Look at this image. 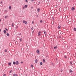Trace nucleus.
<instances>
[{
    "label": "nucleus",
    "instance_id": "obj_32",
    "mask_svg": "<svg viewBox=\"0 0 76 76\" xmlns=\"http://www.w3.org/2000/svg\"><path fill=\"white\" fill-rule=\"evenodd\" d=\"M31 1H34V0H30Z\"/></svg>",
    "mask_w": 76,
    "mask_h": 76
},
{
    "label": "nucleus",
    "instance_id": "obj_16",
    "mask_svg": "<svg viewBox=\"0 0 76 76\" xmlns=\"http://www.w3.org/2000/svg\"><path fill=\"white\" fill-rule=\"evenodd\" d=\"M42 61L43 63H45V60H44V59H43Z\"/></svg>",
    "mask_w": 76,
    "mask_h": 76
},
{
    "label": "nucleus",
    "instance_id": "obj_3",
    "mask_svg": "<svg viewBox=\"0 0 76 76\" xmlns=\"http://www.w3.org/2000/svg\"><path fill=\"white\" fill-rule=\"evenodd\" d=\"M75 7H72V9H71V10H72V11H74V10H75Z\"/></svg>",
    "mask_w": 76,
    "mask_h": 76
},
{
    "label": "nucleus",
    "instance_id": "obj_31",
    "mask_svg": "<svg viewBox=\"0 0 76 76\" xmlns=\"http://www.w3.org/2000/svg\"><path fill=\"white\" fill-rule=\"evenodd\" d=\"M5 29H6V31H8V29L5 28Z\"/></svg>",
    "mask_w": 76,
    "mask_h": 76
},
{
    "label": "nucleus",
    "instance_id": "obj_17",
    "mask_svg": "<svg viewBox=\"0 0 76 76\" xmlns=\"http://www.w3.org/2000/svg\"><path fill=\"white\" fill-rule=\"evenodd\" d=\"M40 65H41V66H42V62H40Z\"/></svg>",
    "mask_w": 76,
    "mask_h": 76
},
{
    "label": "nucleus",
    "instance_id": "obj_36",
    "mask_svg": "<svg viewBox=\"0 0 76 76\" xmlns=\"http://www.w3.org/2000/svg\"><path fill=\"white\" fill-rule=\"evenodd\" d=\"M25 1L26 2H28V0H26Z\"/></svg>",
    "mask_w": 76,
    "mask_h": 76
},
{
    "label": "nucleus",
    "instance_id": "obj_7",
    "mask_svg": "<svg viewBox=\"0 0 76 76\" xmlns=\"http://www.w3.org/2000/svg\"><path fill=\"white\" fill-rule=\"evenodd\" d=\"M13 76H18V75H17V74H14L13 75Z\"/></svg>",
    "mask_w": 76,
    "mask_h": 76
},
{
    "label": "nucleus",
    "instance_id": "obj_47",
    "mask_svg": "<svg viewBox=\"0 0 76 76\" xmlns=\"http://www.w3.org/2000/svg\"><path fill=\"white\" fill-rule=\"evenodd\" d=\"M1 3H2V2H1L0 3V4H1Z\"/></svg>",
    "mask_w": 76,
    "mask_h": 76
},
{
    "label": "nucleus",
    "instance_id": "obj_14",
    "mask_svg": "<svg viewBox=\"0 0 76 76\" xmlns=\"http://www.w3.org/2000/svg\"><path fill=\"white\" fill-rule=\"evenodd\" d=\"M61 27V26H59L58 27V29H60V28Z\"/></svg>",
    "mask_w": 76,
    "mask_h": 76
},
{
    "label": "nucleus",
    "instance_id": "obj_49",
    "mask_svg": "<svg viewBox=\"0 0 76 76\" xmlns=\"http://www.w3.org/2000/svg\"><path fill=\"white\" fill-rule=\"evenodd\" d=\"M1 21V19H0V22Z\"/></svg>",
    "mask_w": 76,
    "mask_h": 76
},
{
    "label": "nucleus",
    "instance_id": "obj_28",
    "mask_svg": "<svg viewBox=\"0 0 76 76\" xmlns=\"http://www.w3.org/2000/svg\"><path fill=\"white\" fill-rule=\"evenodd\" d=\"M40 23H42V20H40Z\"/></svg>",
    "mask_w": 76,
    "mask_h": 76
},
{
    "label": "nucleus",
    "instance_id": "obj_9",
    "mask_svg": "<svg viewBox=\"0 0 76 76\" xmlns=\"http://www.w3.org/2000/svg\"><path fill=\"white\" fill-rule=\"evenodd\" d=\"M37 61H38V60H37V59H36V60H35V62L36 63H37Z\"/></svg>",
    "mask_w": 76,
    "mask_h": 76
},
{
    "label": "nucleus",
    "instance_id": "obj_15",
    "mask_svg": "<svg viewBox=\"0 0 76 76\" xmlns=\"http://www.w3.org/2000/svg\"><path fill=\"white\" fill-rule=\"evenodd\" d=\"M8 65H9L10 66H11L12 65V64L10 62L8 64Z\"/></svg>",
    "mask_w": 76,
    "mask_h": 76
},
{
    "label": "nucleus",
    "instance_id": "obj_40",
    "mask_svg": "<svg viewBox=\"0 0 76 76\" xmlns=\"http://www.w3.org/2000/svg\"><path fill=\"white\" fill-rule=\"evenodd\" d=\"M34 21H32V23L33 24H34Z\"/></svg>",
    "mask_w": 76,
    "mask_h": 76
},
{
    "label": "nucleus",
    "instance_id": "obj_46",
    "mask_svg": "<svg viewBox=\"0 0 76 76\" xmlns=\"http://www.w3.org/2000/svg\"><path fill=\"white\" fill-rule=\"evenodd\" d=\"M63 71L62 69H61V72H62V71Z\"/></svg>",
    "mask_w": 76,
    "mask_h": 76
},
{
    "label": "nucleus",
    "instance_id": "obj_2",
    "mask_svg": "<svg viewBox=\"0 0 76 76\" xmlns=\"http://www.w3.org/2000/svg\"><path fill=\"white\" fill-rule=\"evenodd\" d=\"M15 64H16V65L19 64V61H16L15 62Z\"/></svg>",
    "mask_w": 76,
    "mask_h": 76
},
{
    "label": "nucleus",
    "instance_id": "obj_50",
    "mask_svg": "<svg viewBox=\"0 0 76 76\" xmlns=\"http://www.w3.org/2000/svg\"><path fill=\"white\" fill-rule=\"evenodd\" d=\"M6 11H7L6 10H5V12H6Z\"/></svg>",
    "mask_w": 76,
    "mask_h": 76
},
{
    "label": "nucleus",
    "instance_id": "obj_27",
    "mask_svg": "<svg viewBox=\"0 0 76 76\" xmlns=\"http://www.w3.org/2000/svg\"><path fill=\"white\" fill-rule=\"evenodd\" d=\"M52 19H53V20H54V17H52Z\"/></svg>",
    "mask_w": 76,
    "mask_h": 76
},
{
    "label": "nucleus",
    "instance_id": "obj_37",
    "mask_svg": "<svg viewBox=\"0 0 76 76\" xmlns=\"http://www.w3.org/2000/svg\"><path fill=\"white\" fill-rule=\"evenodd\" d=\"M36 16L37 17H38V15H37Z\"/></svg>",
    "mask_w": 76,
    "mask_h": 76
},
{
    "label": "nucleus",
    "instance_id": "obj_39",
    "mask_svg": "<svg viewBox=\"0 0 76 76\" xmlns=\"http://www.w3.org/2000/svg\"><path fill=\"white\" fill-rule=\"evenodd\" d=\"M21 63H23V61H21L20 62Z\"/></svg>",
    "mask_w": 76,
    "mask_h": 76
},
{
    "label": "nucleus",
    "instance_id": "obj_41",
    "mask_svg": "<svg viewBox=\"0 0 76 76\" xmlns=\"http://www.w3.org/2000/svg\"><path fill=\"white\" fill-rule=\"evenodd\" d=\"M19 35H21V33H20L19 34Z\"/></svg>",
    "mask_w": 76,
    "mask_h": 76
},
{
    "label": "nucleus",
    "instance_id": "obj_5",
    "mask_svg": "<svg viewBox=\"0 0 76 76\" xmlns=\"http://www.w3.org/2000/svg\"><path fill=\"white\" fill-rule=\"evenodd\" d=\"M22 41V38H21L20 39V42H21Z\"/></svg>",
    "mask_w": 76,
    "mask_h": 76
},
{
    "label": "nucleus",
    "instance_id": "obj_42",
    "mask_svg": "<svg viewBox=\"0 0 76 76\" xmlns=\"http://www.w3.org/2000/svg\"><path fill=\"white\" fill-rule=\"evenodd\" d=\"M18 28V26H16V28Z\"/></svg>",
    "mask_w": 76,
    "mask_h": 76
},
{
    "label": "nucleus",
    "instance_id": "obj_24",
    "mask_svg": "<svg viewBox=\"0 0 76 76\" xmlns=\"http://www.w3.org/2000/svg\"><path fill=\"white\" fill-rule=\"evenodd\" d=\"M7 36H9V33H7Z\"/></svg>",
    "mask_w": 76,
    "mask_h": 76
},
{
    "label": "nucleus",
    "instance_id": "obj_44",
    "mask_svg": "<svg viewBox=\"0 0 76 76\" xmlns=\"http://www.w3.org/2000/svg\"><path fill=\"white\" fill-rule=\"evenodd\" d=\"M23 9H25V7H23Z\"/></svg>",
    "mask_w": 76,
    "mask_h": 76
},
{
    "label": "nucleus",
    "instance_id": "obj_51",
    "mask_svg": "<svg viewBox=\"0 0 76 76\" xmlns=\"http://www.w3.org/2000/svg\"><path fill=\"white\" fill-rule=\"evenodd\" d=\"M52 65H53V66H54V65H53V64H52Z\"/></svg>",
    "mask_w": 76,
    "mask_h": 76
},
{
    "label": "nucleus",
    "instance_id": "obj_11",
    "mask_svg": "<svg viewBox=\"0 0 76 76\" xmlns=\"http://www.w3.org/2000/svg\"><path fill=\"white\" fill-rule=\"evenodd\" d=\"M69 72L70 73H72V72H73V71H72V70L70 69L69 70Z\"/></svg>",
    "mask_w": 76,
    "mask_h": 76
},
{
    "label": "nucleus",
    "instance_id": "obj_29",
    "mask_svg": "<svg viewBox=\"0 0 76 76\" xmlns=\"http://www.w3.org/2000/svg\"><path fill=\"white\" fill-rule=\"evenodd\" d=\"M64 58H67V56H66L65 55Z\"/></svg>",
    "mask_w": 76,
    "mask_h": 76
},
{
    "label": "nucleus",
    "instance_id": "obj_12",
    "mask_svg": "<svg viewBox=\"0 0 76 76\" xmlns=\"http://www.w3.org/2000/svg\"><path fill=\"white\" fill-rule=\"evenodd\" d=\"M9 9H10V10L11 9V6L10 5L9 6Z\"/></svg>",
    "mask_w": 76,
    "mask_h": 76
},
{
    "label": "nucleus",
    "instance_id": "obj_43",
    "mask_svg": "<svg viewBox=\"0 0 76 76\" xmlns=\"http://www.w3.org/2000/svg\"><path fill=\"white\" fill-rule=\"evenodd\" d=\"M40 3H41V1H39V4H40Z\"/></svg>",
    "mask_w": 76,
    "mask_h": 76
},
{
    "label": "nucleus",
    "instance_id": "obj_23",
    "mask_svg": "<svg viewBox=\"0 0 76 76\" xmlns=\"http://www.w3.org/2000/svg\"><path fill=\"white\" fill-rule=\"evenodd\" d=\"M13 24H14V23H12V27H13L14 26V25Z\"/></svg>",
    "mask_w": 76,
    "mask_h": 76
},
{
    "label": "nucleus",
    "instance_id": "obj_1",
    "mask_svg": "<svg viewBox=\"0 0 76 76\" xmlns=\"http://www.w3.org/2000/svg\"><path fill=\"white\" fill-rule=\"evenodd\" d=\"M23 23H24L25 25H26L27 23H28V22H27V21H25V20H23Z\"/></svg>",
    "mask_w": 76,
    "mask_h": 76
},
{
    "label": "nucleus",
    "instance_id": "obj_22",
    "mask_svg": "<svg viewBox=\"0 0 76 76\" xmlns=\"http://www.w3.org/2000/svg\"><path fill=\"white\" fill-rule=\"evenodd\" d=\"M7 17H8V16H5V19H6V18H7Z\"/></svg>",
    "mask_w": 76,
    "mask_h": 76
},
{
    "label": "nucleus",
    "instance_id": "obj_52",
    "mask_svg": "<svg viewBox=\"0 0 76 76\" xmlns=\"http://www.w3.org/2000/svg\"><path fill=\"white\" fill-rule=\"evenodd\" d=\"M32 8H33V7H31Z\"/></svg>",
    "mask_w": 76,
    "mask_h": 76
},
{
    "label": "nucleus",
    "instance_id": "obj_13",
    "mask_svg": "<svg viewBox=\"0 0 76 76\" xmlns=\"http://www.w3.org/2000/svg\"><path fill=\"white\" fill-rule=\"evenodd\" d=\"M40 10V9L39 8H38V9H37V12H39V11Z\"/></svg>",
    "mask_w": 76,
    "mask_h": 76
},
{
    "label": "nucleus",
    "instance_id": "obj_6",
    "mask_svg": "<svg viewBox=\"0 0 76 76\" xmlns=\"http://www.w3.org/2000/svg\"><path fill=\"white\" fill-rule=\"evenodd\" d=\"M44 32L45 35H47V33H46V31H44Z\"/></svg>",
    "mask_w": 76,
    "mask_h": 76
},
{
    "label": "nucleus",
    "instance_id": "obj_20",
    "mask_svg": "<svg viewBox=\"0 0 76 76\" xmlns=\"http://www.w3.org/2000/svg\"><path fill=\"white\" fill-rule=\"evenodd\" d=\"M16 64V62L15 61H13V64Z\"/></svg>",
    "mask_w": 76,
    "mask_h": 76
},
{
    "label": "nucleus",
    "instance_id": "obj_21",
    "mask_svg": "<svg viewBox=\"0 0 76 76\" xmlns=\"http://www.w3.org/2000/svg\"><path fill=\"white\" fill-rule=\"evenodd\" d=\"M4 52L5 53H7V50L6 49H5V50H4Z\"/></svg>",
    "mask_w": 76,
    "mask_h": 76
},
{
    "label": "nucleus",
    "instance_id": "obj_26",
    "mask_svg": "<svg viewBox=\"0 0 76 76\" xmlns=\"http://www.w3.org/2000/svg\"><path fill=\"white\" fill-rule=\"evenodd\" d=\"M33 66H34L33 65L31 64V67H33Z\"/></svg>",
    "mask_w": 76,
    "mask_h": 76
},
{
    "label": "nucleus",
    "instance_id": "obj_35",
    "mask_svg": "<svg viewBox=\"0 0 76 76\" xmlns=\"http://www.w3.org/2000/svg\"><path fill=\"white\" fill-rule=\"evenodd\" d=\"M11 72H12V70H11L10 71V72L9 73H11Z\"/></svg>",
    "mask_w": 76,
    "mask_h": 76
},
{
    "label": "nucleus",
    "instance_id": "obj_8",
    "mask_svg": "<svg viewBox=\"0 0 76 76\" xmlns=\"http://www.w3.org/2000/svg\"><path fill=\"white\" fill-rule=\"evenodd\" d=\"M4 34H6V30H4Z\"/></svg>",
    "mask_w": 76,
    "mask_h": 76
},
{
    "label": "nucleus",
    "instance_id": "obj_34",
    "mask_svg": "<svg viewBox=\"0 0 76 76\" xmlns=\"http://www.w3.org/2000/svg\"><path fill=\"white\" fill-rule=\"evenodd\" d=\"M6 76V75L5 74H4L3 75V76Z\"/></svg>",
    "mask_w": 76,
    "mask_h": 76
},
{
    "label": "nucleus",
    "instance_id": "obj_33",
    "mask_svg": "<svg viewBox=\"0 0 76 76\" xmlns=\"http://www.w3.org/2000/svg\"><path fill=\"white\" fill-rule=\"evenodd\" d=\"M33 29H34V28H33V27H32L31 28V29H32V30H33Z\"/></svg>",
    "mask_w": 76,
    "mask_h": 76
},
{
    "label": "nucleus",
    "instance_id": "obj_53",
    "mask_svg": "<svg viewBox=\"0 0 76 76\" xmlns=\"http://www.w3.org/2000/svg\"><path fill=\"white\" fill-rule=\"evenodd\" d=\"M45 76H46V75H45Z\"/></svg>",
    "mask_w": 76,
    "mask_h": 76
},
{
    "label": "nucleus",
    "instance_id": "obj_25",
    "mask_svg": "<svg viewBox=\"0 0 76 76\" xmlns=\"http://www.w3.org/2000/svg\"><path fill=\"white\" fill-rule=\"evenodd\" d=\"M54 49H57V47L55 46L54 47Z\"/></svg>",
    "mask_w": 76,
    "mask_h": 76
},
{
    "label": "nucleus",
    "instance_id": "obj_4",
    "mask_svg": "<svg viewBox=\"0 0 76 76\" xmlns=\"http://www.w3.org/2000/svg\"><path fill=\"white\" fill-rule=\"evenodd\" d=\"M37 54H39V50H37Z\"/></svg>",
    "mask_w": 76,
    "mask_h": 76
},
{
    "label": "nucleus",
    "instance_id": "obj_10",
    "mask_svg": "<svg viewBox=\"0 0 76 76\" xmlns=\"http://www.w3.org/2000/svg\"><path fill=\"white\" fill-rule=\"evenodd\" d=\"M38 36H39L40 35V34H41V33L40 32H39L38 33Z\"/></svg>",
    "mask_w": 76,
    "mask_h": 76
},
{
    "label": "nucleus",
    "instance_id": "obj_38",
    "mask_svg": "<svg viewBox=\"0 0 76 76\" xmlns=\"http://www.w3.org/2000/svg\"><path fill=\"white\" fill-rule=\"evenodd\" d=\"M34 31H32V34H33V33H34Z\"/></svg>",
    "mask_w": 76,
    "mask_h": 76
},
{
    "label": "nucleus",
    "instance_id": "obj_48",
    "mask_svg": "<svg viewBox=\"0 0 76 76\" xmlns=\"http://www.w3.org/2000/svg\"><path fill=\"white\" fill-rule=\"evenodd\" d=\"M31 56H33V54H32Z\"/></svg>",
    "mask_w": 76,
    "mask_h": 76
},
{
    "label": "nucleus",
    "instance_id": "obj_30",
    "mask_svg": "<svg viewBox=\"0 0 76 76\" xmlns=\"http://www.w3.org/2000/svg\"><path fill=\"white\" fill-rule=\"evenodd\" d=\"M70 64H72V61H71L70 62Z\"/></svg>",
    "mask_w": 76,
    "mask_h": 76
},
{
    "label": "nucleus",
    "instance_id": "obj_18",
    "mask_svg": "<svg viewBox=\"0 0 76 76\" xmlns=\"http://www.w3.org/2000/svg\"><path fill=\"white\" fill-rule=\"evenodd\" d=\"M74 30L75 31H76V28H74Z\"/></svg>",
    "mask_w": 76,
    "mask_h": 76
},
{
    "label": "nucleus",
    "instance_id": "obj_19",
    "mask_svg": "<svg viewBox=\"0 0 76 76\" xmlns=\"http://www.w3.org/2000/svg\"><path fill=\"white\" fill-rule=\"evenodd\" d=\"M27 6H28V5H27L26 4L25 5V7H26H26H27Z\"/></svg>",
    "mask_w": 76,
    "mask_h": 76
},
{
    "label": "nucleus",
    "instance_id": "obj_45",
    "mask_svg": "<svg viewBox=\"0 0 76 76\" xmlns=\"http://www.w3.org/2000/svg\"><path fill=\"white\" fill-rule=\"evenodd\" d=\"M1 32V29H0V32Z\"/></svg>",
    "mask_w": 76,
    "mask_h": 76
}]
</instances>
